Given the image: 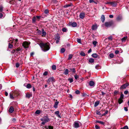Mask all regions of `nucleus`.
Wrapping results in <instances>:
<instances>
[{"label":"nucleus","instance_id":"nucleus-38","mask_svg":"<svg viewBox=\"0 0 129 129\" xmlns=\"http://www.w3.org/2000/svg\"><path fill=\"white\" fill-rule=\"evenodd\" d=\"M65 51V49L64 48H62L60 50V52L62 53H63Z\"/></svg>","mask_w":129,"mask_h":129},{"label":"nucleus","instance_id":"nucleus-49","mask_svg":"<svg viewBox=\"0 0 129 129\" xmlns=\"http://www.w3.org/2000/svg\"><path fill=\"white\" fill-rule=\"evenodd\" d=\"M16 120V119L15 118H13L12 119V121L13 122H15Z\"/></svg>","mask_w":129,"mask_h":129},{"label":"nucleus","instance_id":"nucleus-15","mask_svg":"<svg viewBox=\"0 0 129 129\" xmlns=\"http://www.w3.org/2000/svg\"><path fill=\"white\" fill-rule=\"evenodd\" d=\"M95 85L94 82L92 81H90L89 83V85L91 86H94Z\"/></svg>","mask_w":129,"mask_h":129},{"label":"nucleus","instance_id":"nucleus-12","mask_svg":"<svg viewBox=\"0 0 129 129\" xmlns=\"http://www.w3.org/2000/svg\"><path fill=\"white\" fill-rule=\"evenodd\" d=\"M91 56L92 57L95 58H96L98 57V58H100L99 56L96 53H93L91 55Z\"/></svg>","mask_w":129,"mask_h":129},{"label":"nucleus","instance_id":"nucleus-45","mask_svg":"<svg viewBox=\"0 0 129 129\" xmlns=\"http://www.w3.org/2000/svg\"><path fill=\"white\" fill-rule=\"evenodd\" d=\"M49 11L48 9L45 10L44 11V13L45 14H47L49 13Z\"/></svg>","mask_w":129,"mask_h":129},{"label":"nucleus","instance_id":"nucleus-34","mask_svg":"<svg viewBox=\"0 0 129 129\" xmlns=\"http://www.w3.org/2000/svg\"><path fill=\"white\" fill-rule=\"evenodd\" d=\"M9 95L10 98L12 99H14V97L13 96V94L10 93Z\"/></svg>","mask_w":129,"mask_h":129},{"label":"nucleus","instance_id":"nucleus-2","mask_svg":"<svg viewBox=\"0 0 129 129\" xmlns=\"http://www.w3.org/2000/svg\"><path fill=\"white\" fill-rule=\"evenodd\" d=\"M40 120L42 121L41 123V124L44 125L46 123L49 122L50 121V119L49 118L48 116L46 115H44L42 118Z\"/></svg>","mask_w":129,"mask_h":129},{"label":"nucleus","instance_id":"nucleus-59","mask_svg":"<svg viewBox=\"0 0 129 129\" xmlns=\"http://www.w3.org/2000/svg\"><path fill=\"white\" fill-rule=\"evenodd\" d=\"M118 92V91L116 90H115L114 92V95H116Z\"/></svg>","mask_w":129,"mask_h":129},{"label":"nucleus","instance_id":"nucleus-1","mask_svg":"<svg viewBox=\"0 0 129 129\" xmlns=\"http://www.w3.org/2000/svg\"><path fill=\"white\" fill-rule=\"evenodd\" d=\"M39 45L41 47L42 50L44 52H46L50 48V45L48 42L44 43L42 42H41L39 43Z\"/></svg>","mask_w":129,"mask_h":129},{"label":"nucleus","instance_id":"nucleus-51","mask_svg":"<svg viewBox=\"0 0 129 129\" xmlns=\"http://www.w3.org/2000/svg\"><path fill=\"white\" fill-rule=\"evenodd\" d=\"M35 17H36L37 19L39 20L40 19L41 17L40 16H36Z\"/></svg>","mask_w":129,"mask_h":129},{"label":"nucleus","instance_id":"nucleus-42","mask_svg":"<svg viewBox=\"0 0 129 129\" xmlns=\"http://www.w3.org/2000/svg\"><path fill=\"white\" fill-rule=\"evenodd\" d=\"M41 32L40 30L37 29V33L39 35H41Z\"/></svg>","mask_w":129,"mask_h":129},{"label":"nucleus","instance_id":"nucleus-13","mask_svg":"<svg viewBox=\"0 0 129 129\" xmlns=\"http://www.w3.org/2000/svg\"><path fill=\"white\" fill-rule=\"evenodd\" d=\"M14 109L13 107L11 106L9 108V111L10 113H12L14 111Z\"/></svg>","mask_w":129,"mask_h":129},{"label":"nucleus","instance_id":"nucleus-63","mask_svg":"<svg viewBox=\"0 0 129 129\" xmlns=\"http://www.w3.org/2000/svg\"><path fill=\"white\" fill-rule=\"evenodd\" d=\"M19 66V64L18 63H17L16 64V68H18Z\"/></svg>","mask_w":129,"mask_h":129},{"label":"nucleus","instance_id":"nucleus-22","mask_svg":"<svg viewBox=\"0 0 129 129\" xmlns=\"http://www.w3.org/2000/svg\"><path fill=\"white\" fill-rule=\"evenodd\" d=\"M60 37L58 33L57 34L55 37V39H60Z\"/></svg>","mask_w":129,"mask_h":129},{"label":"nucleus","instance_id":"nucleus-43","mask_svg":"<svg viewBox=\"0 0 129 129\" xmlns=\"http://www.w3.org/2000/svg\"><path fill=\"white\" fill-rule=\"evenodd\" d=\"M109 40H112L113 39V37L112 36H110L108 37Z\"/></svg>","mask_w":129,"mask_h":129},{"label":"nucleus","instance_id":"nucleus-30","mask_svg":"<svg viewBox=\"0 0 129 129\" xmlns=\"http://www.w3.org/2000/svg\"><path fill=\"white\" fill-rule=\"evenodd\" d=\"M36 19V17L35 16H34L32 19V22L33 23H35Z\"/></svg>","mask_w":129,"mask_h":129},{"label":"nucleus","instance_id":"nucleus-52","mask_svg":"<svg viewBox=\"0 0 129 129\" xmlns=\"http://www.w3.org/2000/svg\"><path fill=\"white\" fill-rule=\"evenodd\" d=\"M108 110H106L105 113L102 114V116H104L106 115L108 113Z\"/></svg>","mask_w":129,"mask_h":129},{"label":"nucleus","instance_id":"nucleus-4","mask_svg":"<svg viewBox=\"0 0 129 129\" xmlns=\"http://www.w3.org/2000/svg\"><path fill=\"white\" fill-rule=\"evenodd\" d=\"M129 85V83L128 82H127L125 84L122 85L120 87V89H125Z\"/></svg>","mask_w":129,"mask_h":129},{"label":"nucleus","instance_id":"nucleus-56","mask_svg":"<svg viewBox=\"0 0 129 129\" xmlns=\"http://www.w3.org/2000/svg\"><path fill=\"white\" fill-rule=\"evenodd\" d=\"M124 98V95L123 94H121L120 95V97L119 99H123Z\"/></svg>","mask_w":129,"mask_h":129},{"label":"nucleus","instance_id":"nucleus-11","mask_svg":"<svg viewBox=\"0 0 129 129\" xmlns=\"http://www.w3.org/2000/svg\"><path fill=\"white\" fill-rule=\"evenodd\" d=\"M85 15V14L84 13L81 12L80 14L79 17L81 19H83Z\"/></svg>","mask_w":129,"mask_h":129},{"label":"nucleus","instance_id":"nucleus-41","mask_svg":"<svg viewBox=\"0 0 129 129\" xmlns=\"http://www.w3.org/2000/svg\"><path fill=\"white\" fill-rule=\"evenodd\" d=\"M68 80L69 81V82L70 83H71L73 81V79L71 78H69L68 79Z\"/></svg>","mask_w":129,"mask_h":129},{"label":"nucleus","instance_id":"nucleus-20","mask_svg":"<svg viewBox=\"0 0 129 129\" xmlns=\"http://www.w3.org/2000/svg\"><path fill=\"white\" fill-rule=\"evenodd\" d=\"M59 103V102L56 101L55 102L53 106L55 108H56L57 107V105Z\"/></svg>","mask_w":129,"mask_h":129},{"label":"nucleus","instance_id":"nucleus-18","mask_svg":"<svg viewBox=\"0 0 129 129\" xmlns=\"http://www.w3.org/2000/svg\"><path fill=\"white\" fill-rule=\"evenodd\" d=\"M122 16L120 15H119L117 17L116 20L117 21H119L122 20Z\"/></svg>","mask_w":129,"mask_h":129},{"label":"nucleus","instance_id":"nucleus-62","mask_svg":"<svg viewBox=\"0 0 129 129\" xmlns=\"http://www.w3.org/2000/svg\"><path fill=\"white\" fill-rule=\"evenodd\" d=\"M128 91L126 90H125L124 92V94L126 95L127 94H128Z\"/></svg>","mask_w":129,"mask_h":129},{"label":"nucleus","instance_id":"nucleus-32","mask_svg":"<svg viewBox=\"0 0 129 129\" xmlns=\"http://www.w3.org/2000/svg\"><path fill=\"white\" fill-rule=\"evenodd\" d=\"M95 68L97 69H98L101 68L99 64H97L95 66Z\"/></svg>","mask_w":129,"mask_h":129},{"label":"nucleus","instance_id":"nucleus-21","mask_svg":"<svg viewBox=\"0 0 129 129\" xmlns=\"http://www.w3.org/2000/svg\"><path fill=\"white\" fill-rule=\"evenodd\" d=\"M71 25L73 27H75L77 26V24L76 22H74L71 23Z\"/></svg>","mask_w":129,"mask_h":129},{"label":"nucleus","instance_id":"nucleus-33","mask_svg":"<svg viewBox=\"0 0 129 129\" xmlns=\"http://www.w3.org/2000/svg\"><path fill=\"white\" fill-rule=\"evenodd\" d=\"M123 102V100L122 99H119L118 100V103L119 104H121Z\"/></svg>","mask_w":129,"mask_h":129},{"label":"nucleus","instance_id":"nucleus-44","mask_svg":"<svg viewBox=\"0 0 129 129\" xmlns=\"http://www.w3.org/2000/svg\"><path fill=\"white\" fill-rule=\"evenodd\" d=\"M97 42L96 41H93L92 42V44L94 46V47H95L96 46V44L97 43Z\"/></svg>","mask_w":129,"mask_h":129},{"label":"nucleus","instance_id":"nucleus-3","mask_svg":"<svg viewBox=\"0 0 129 129\" xmlns=\"http://www.w3.org/2000/svg\"><path fill=\"white\" fill-rule=\"evenodd\" d=\"M114 22L113 21H111L108 22H105V25L107 27H110L113 24Z\"/></svg>","mask_w":129,"mask_h":129},{"label":"nucleus","instance_id":"nucleus-9","mask_svg":"<svg viewBox=\"0 0 129 129\" xmlns=\"http://www.w3.org/2000/svg\"><path fill=\"white\" fill-rule=\"evenodd\" d=\"M98 27L97 25L96 24H95L94 25H93L91 27V29L92 30H96Z\"/></svg>","mask_w":129,"mask_h":129},{"label":"nucleus","instance_id":"nucleus-40","mask_svg":"<svg viewBox=\"0 0 129 129\" xmlns=\"http://www.w3.org/2000/svg\"><path fill=\"white\" fill-rule=\"evenodd\" d=\"M15 49L17 52H18L19 51H20L22 50V49L20 48L19 47L17 49Z\"/></svg>","mask_w":129,"mask_h":129},{"label":"nucleus","instance_id":"nucleus-29","mask_svg":"<svg viewBox=\"0 0 129 129\" xmlns=\"http://www.w3.org/2000/svg\"><path fill=\"white\" fill-rule=\"evenodd\" d=\"M80 54L82 56H85L86 55L85 53L82 51L81 52Z\"/></svg>","mask_w":129,"mask_h":129},{"label":"nucleus","instance_id":"nucleus-46","mask_svg":"<svg viewBox=\"0 0 129 129\" xmlns=\"http://www.w3.org/2000/svg\"><path fill=\"white\" fill-rule=\"evenodd\" d=\"M114 56V55L113 53H111L109 54V56L111 58H113Z\"/></svg>","mask_w":129,"mask_h":129},{"label":"nucleus","instance_id":"nucleus-53","mask_svg":"<svg viewBox=\"0 0 129 129\" xmlns=\"http://www.w3.org/2000/svg\"><path fill=\"white\" fill-rule=\"evenodd\" d=\"M71 6L70 4H67L64 6V7L67 8L68 7H70Z\"/></svg>","mask_w":129,"mask_h":129},{"label":"nucleus","instance_id":"nucleus-37","mask_svg":"<svg viewBox=\"0 0 129 129\" xmlns=\"http://www.w3.org/2000/svg\"><path fill=\"white\" fill-rule=\"evenodd\" d=\"M13 46V45L12 44L10 43H9L8 45V47L10 48H12Z\"/></svg>","mask_w":129,"mask_h":129},{"label":"nucleus","instance_id":"nucleus-10","mask_svg":"<svg viewBox=\"0 0 129 129\" xmlns=\"http://www.w3.org/2000/svg\"><path fill=\"white\" fill-rule=\"evenodd\" d=\"M41 34H42V37H45L46 35V33L45 31L43 29H42Z\"/></svg>","mask_w":129,"mask_h":129},{"label":"nucleus","instance_id":"nucleus-27","mask_svg":"<svg viewBox=\"0 0 129 129\" xmlns=\"http://www.w3.org/2000/svg\"><path fill=\"white\" fill-rule=\"evenodd\" d=\"M100 103V102L99 101H97L96 102L94 103V106L95 107H96L98 106Z\"/></svg>","mask_w":129,"mask_h":129},{"label":"nucleus","instance_id":"nucleus-14","mask_svg":"<svg viewBox=\"0 0 129 129\" xmlns=\"http://www.w3.org/2000/svg\"><path fill=\"white\" fill-rule=\"evenodd\" d=\"M32 94L27 93L26 94L25 97L29 99L30 97H32Z\"/></svg>","mask_w":129,"mask_h":129},{"label":"nucleus","instance_id":"nucleus-17","mask_svg":"<svg viewBox=\"0 0 129 129\" xmlns=\"http://www.w3.org/2000/svg\"><path fill=\"white\" fill-rule=\"evenodd\" d=\"M55 114L59 118H61L60 115L59 114V111H58L55 112Z\"/></svg>","mask_w":129,"mask_h":129},{"label":"nucleus","instance_id":"nucleus-28","mask_svg":"<svg viewBox=\"0 0 129 129\" xmlns=\"http://www.w3.org/2000/svg\"><path fill=\"white\" fill-rule=\"evenodd\" d=\"M26 87L28 88H30L31 87V85L29 83H28L27 84Z\"/></svg>","mask_w":129,"mask_h":129},{"label":"nucleus","instance_id":"nucleus-54","mask_svg":"<svg viewBox=\"0 0 129 129\" xmlns=\"http://www.w3.org/2000/svg\"><path fill=\"white\" fill-rule=\"evenodd\" d=\"M40 113V111L39 110H37L35 112V113L37 114H39Z\"/></svg>","mask_w":129,"mask_h":129},{"label":"nucleus","instance_id":"nucleus-23","mask_svg":"<svg viewBox=\"0 0 129 129\" xmlns=\"http://www.w3.org/2000/svg\"><path fill=\"white\" fill-rule=\"evenodd\" d=\"M45 127L46 129H53V126L49 125L48 126V127H47L46 126H45Z\"/></svg>","mask_w":129,"mask_h":129},{"label":"nucleus","instance_id":"nucleus-26","mask_svg":"<svg viewBox=\"0 0 129 129\" xmlns=\"http://www.w3.org/2000/svg\"><path fill=\"white\" fill-rule=\"evenodd\" d=\"M62 30L63 32H66L68 31V29L66 28L63 27L62 28Z\"/></svg>","mask_w":129,"mask_h":129},{"label":"nucleus","instance_id":"nucleus-7","mask_svg":"<svg viewBox=\"0 0 129 129\" xmlns=\"http://www.w3.org/2000/svg\"><path fill=\"white\" fill-rule=\"evenodd\" d=\"M55 81V79L53 77H51L49 78L47 81V82L48 84L50 82Z\"/></svg>","mask_w":129,"mask_h":129},{"label":"nucleus","instance_id":"nucleus-60","mask_svg":"<svg viewBox=\"0 0 129 129\" xmlns=\"http://www.w3.org/2000/svg\"><path fill=\"white\" fill-rule=\"evenodd\" d=\"M96 113L98 115H100L101 114L100 113V112L98 111H96Z\"/></svg>","mask_w":129,"mask_h":129},{"label":"nucleus","instance_id":"nucleus-48","mask_svg":"<svg viewBox=\"0 0 129 129\" xmlns=\"http://www.w3.org/2000/svg\"><path fill=\"white\" fill-rule=\"evenodd\" d=\"M3 8L2 6H0V12H2L3 10Z\"/></svg>","mask_w":129,"mask_h":129},{"label":"nucleus","instance_id":"nucleus-58","mask_svg":"<svg viewBox=\"0 0 129 129\" xmlns=\"http://www.w3.org/2000/svg\"><path fill=\"white\" fill-rule=\"evenodd\" d=\"M87 95L84 92L82 93V96L83 97H84Z\"/></svg>","mask_w":129,"mask_h":129},{"label":"nucleus","instance_id":"nucleus-19","mask_svg":"<svg viewBox=\"0 0 129 129\" xmlns=\"http://www.w3.org/2000/svg\"><path fill=\"white\" fill-rule=\"evenodd\" d=\"M94 61V60L93 59L90 58L88 60V62L89 63H93Z\"/></svg>","mask_w":129,"mask_h":129},{"label":"nucleus","instance_id":"nucleus-61","mask_svg":"<svg viewBox=\"0 0 129 129\" xmlns=\"http://www.w3.org/2000/svg\"><path fill=\"white\" fill-rule=\"evenodd\" d=\"M95 128L96 129H100V127L97 125H96L95 126Z\"/></svg>","mask_w":129,"mask_h":129},{"label":"nucleus","instance_id":"nucleus-47","mask_svg":"<svg viewBox=\"0 0 129 129\" xmlns=\"http://www.w3.org/2000/svg\"><path fill=\"white\" fill-rule=\"evenodd\" d=\"M48 74V72L45 71L43 75L44 76H46Z\"/></svg>","mask_w":129,"mask_h":129},{"label":"nucleus","instance_id":"nucleus-64","mask_svg":"<svg viewBox=\"0 0 129 129\" xmlns=\"http://www.w3.org/2000/svg\"><path fill=\"white\" fill-rule=\"evenodd\" d=\"M72 72L73 73H75L76 72L75 69L74 68H73L72 69Z\"/></svg>","mask_w":129,"mask_h":129},{"label":"nucleus","instance_id":"nucleus-35","mask_svg":"<svg viewBox=\"0 0 129 129\" xmlns=\"http://www.w3.org/2000/svg\"><path fill=\"white\" fill-rule=\"evenodd\" d=\"M73 55L72 54H70L69 55V58H68V60H70L73 57Z\"/></svg>","mask_w":129,"mask_h":129},{"label":"nucleus","instance_id":"nucleus-31","mask_svg":"<svg viewBox=\"0 0 129 129\" xmlns=\"http://www.w3.org/2000/svg\"><path fill=\"white\" fill-rule=\"evenodd\" d=\"M96 122L99 123L103 125H104L105 124V123L104 122L100 121H96Z\"/></svg>","mask_w":129,"mask_h":129},{"label":"nucleus","instance_id":"nucleus-5","mask_svg":"<svg viewBox=\"0 0 129 129\" xmlns=\"http://www.w3.org/2000/svg\"><path fill=\"white\" fill-rule=\"evenodd\" d=\"M29 44L30 43H29L28 42L25 41L23 42L22 46L24 48H27L28 47Z\"/></svg>","mask_w":129,"mask_h":129},{"label":"nucleus","instance_id":"nucleus-55","mask_svg":"<svg viewBox=\"0 0 129 129\" xmlns=\"http://www.w3.org/2000/svg\"><path fill=\"white\" fill-rule=\"evenodd\" d=\"M74 77L75 79L77 80L79 76L77 75L76 74L74 76Z\"/></svg>","mask_w":129,"mask_h":129},{"label":"nucleus","instance_id":"nucleus-6","mask_svg":"<svg viewBox=\"0 0 129 129\" xmlns=\"http://www.w3.org/2000/svg\"><path fill=\"white\" fill-rule=\"evenodd\" d=\"M73 126L75 128H78L80 127L78 122L77 121H75L74 122Z\"/></svg>","mask_w":129,"mask_h":129},{"label":"nucleus","instance_id":"nucleus-8","mask_svg":"<svg viewBox=\"0 0 129 129\" xmlns=\"http://www.w3.org/2000/svg\"><path fill=\"white\" fill-rule=\"evenodd\" d=\"M117 5V2L116 1L111 2V5L112 7H115Z\"/></svg>","mask_w":129,"mask_h":129},{"label":"nucleus","instance_id":"nucleus-36","mask_svg":"<svg viewBox=\"0 0 129 129\" xmlns=\"http://www.w3.org/2000/svg\"><path fill=\"white\" fill-rule=\"evenodd\" d=\"M52 69L53 70H55L56 69V66L55 65H53L52 67Z\"/></svg>","mask_w":129,"mask_h":129},{"label":"nucleus","instance_id":"nucleus-57","mask_svg":"<svg viewBox=\"0 0 129 129\" xmlns=\"http://www.w3.org/2000/svg\"><path fill=\"white\" fill-rule=\"evenodd\" d=\"M77 41L79 43H81V40L80 39H77Z\"/></svg>","mask_w":129,"mask_h":129},{"label":"nucleus","instance_id":"nucleus-16","mask_svg":"<svg viewBox=\"0 0 129 129\" xmlns=\"http://www.w3.org/2000/svg\"><path fill=\"white\" fill-rule=\"evenodd\" d=\"M101 19L103 23L104 22L105 20V16L104 15H102L101 17Z\"/></svg>","mask_w":129,"mask_h":129},{"label":"nucleus","instance_id":"nucleus-50","mask_svg":"<svg viewBox=\"0 0 129 129\" xmlns=\"http://www.w3.org/2000/svg\"><path fill=\"white\" fill-rule=\"evenodd\" d=\"M75 93L77 94H80V91L79 90H77L75 91Z\"/></svg>","mask_w":129,"mask_h":129},{"label":"nucleus","instance_id":"nucleus-25","mask_svg":"<svg viewBox=\"0 0 129 129\" xmlns=\"http://www.w3.org/2000/svg\"><path fill=\"white\" fill-rule=\"evenodd\" d=\"M64 74L65 75H67L69 73V70L68 69H67L63 72Z\"/></svg>","mask_w":129,"mask_h":129},{"label":"nucleus","instance_id":"nucleus-39","mask_svg":"<svg viewBox=\"0 0 129 129\" xmlns=\"http://www.w3.org/2000/svg\"><path fill=\"white\" fill-rule=\"evenodd\" d=\"M128 126L127 125H125L123 127L121 128L120 129H128Z\"/></svg>","mask_w":129,"mask_h":129},{"label":"nucleus","instance_id":"nucleus-24","mask_svg":"<svg viewBox=\"0 0 129 129\" xmlns=\"http://www.w3.org/2000/svg\"><path fill=\"white\" fill-rule=\"evenodd\" d=\"M127 36L125 37H124L123 38L121 39V40L122 42H125L126 40L127 39Z\"/></svg>","mask_w":129,"mask_h":129}]
</instances>
